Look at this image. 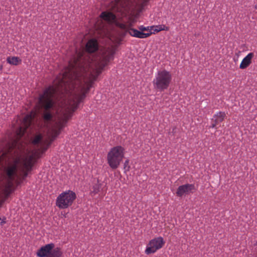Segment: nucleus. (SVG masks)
Masks as SVG:
<instances>
[{
  "mask_svg": "<svg viewBox=\"0 0 257 257\" xmlns=\"http://www.w3.org/2000/svg\"><path fill=\"white\" fill-rule=\"evenodd\" d=\"M43 136L42 134H39L31 139V143L34 145L39 144L42 141Z\"/></svg>",
  "mask_w": 257,
  "mask_h": 257,
  "instance_id": "nucleus-20",
  "label": "nucleus"
},
{
  "mask_svg": "<svg viewBox=\"0 0 257 257\" xmlns=\"http://www.w3.org/2000/svg\"><path fill=\"white\" fill-rule=\"evenodd\" d=\"M67 73H63L62 76L57 77L53 82V85L46 88L43 93L40 95L39 103L41 107L44 109L43 113V118L45 121H50L53 118V115L50 111L54 105V99L55 95H59V93H64L71 91L73 86H66V82L69 81Z\"/></svg>",
  "mask_w": 257,
  "mask_h": 257,
  "instance_id": "nucleus-2",
  "label": "nucleus"
},
{
  "mask_svg": "<svg viewBox=\"0 0 257 257\" xmlns=\"http://www.w3.org/2000/svg\"><path fill=\"white\" fill-rule=\"evenodd\" d=\"M51 143L52 142L50 141L49 143H47L46 146L42 147L40 149L41 151V153L44 154L47 150V149L50 146Z\"/></svg>",
  "mask_w": 257,
  "mask_h": 257,
  "instance_id": "nucleus-24",
  "label": "nucleus"
},
{
  "mask_svg": "<svg viewBox=\"0 0 257 257\" xmlns=\"http://www.w3.org/2000/svg\"><path fill=\"white\" fill-rule=\"evenodd\" d=\"M15 142H16L19 145L23 146L24 148V149H23V150L20 153L18 156H21L22 160L26 162L30 163V164L34 166L37 162V159H39L41 157V155L43 154V153H41L40 149H38L31 152L26 149L27 145L26 143L22 141L19 142V140H11L7 144L5 150H7V146L9 144H13Z\"/></svg>",
  "mask_w": 257,
  "mask_h": 257,
  "instance_id": "nucleus-6",
  "label": "nucleus"
},
{
  "mask_svg": "<svg viewBox=\"0 0 257 257\" xmlns=\"http://www.w3.org/2000/svg\"><path fill=\"white\" fill-rule=\"evenodd\" d=\"M6 218L5 217H4L3 218L2 221L1 222V223H1V224H3L6 223Z\"/></svg>",
  "mask_w": 257,
  "mask_h": 257,
  "instance_id": "nucleus-28",
  "label": "nucleus"
},
{
  "mask_svg": "<svg viewBox=\"0 0 257 257\" xmlns=\"http://www.w3.org/2000/svg\"><path fill=\"white\" fill-rule=\"evenodd\" d=\"M119 27L134 37L146 38L150 36L153 34V32L151 31L152 28L150 29L149 27H145L144 26H140L138 28L140 31L131 28V26H126L123 24H120Z\"/></svg>",
  "mask_w": 257,
  "mask_h": 257,
  "instance_id": "nucleus-11",
  "label": "nucleus"
},
{
  "mask_svg": "<svg viewBox=\"0 0 257 257\" xmlns=\"http://www.w3.org/2000/svg\"><path fill=\"white\" fill-rule=\"evenodd\" d=\"M151 28H152V29L153 28H155V29L154 30V32H153V33H155V32L158 33L163 30L168 31L169 30V27H167L164 25H160L156 26H152Z\"/></svg>",
  "mask_w": 257,
  "mask_h": 257,
  "instance_id": "nucleus-21",
  "label": "nucleus"
},
{
  "mask_svg": "<svg viewBox=\"0 0 257 257\" xmlns=\"http://www.w3.org/2000/svg\"><path fill=\"white\" fill-rule=\"evenodd\" d=\"M39 257H63V251L59 247H55L53 243L41 247L37 251Z\"/></svg>",
  "mask_w": 257,
  "mask_h": 257,
  "instance_id": "nucleus-9",
  "label": "nucleus"
},
{
  "mask_svg": "<svg viewBox=\"0 0 257 257\" xmlns=\"http://www.w3.org/2000/svg\"><path fill=\"white\" fill-rule=\"evenodd\" d=\"M23 181V180L22 179H17L15 181V184L16 185V186H18L19 185H20L22 183Z\"/></svg>",
  "mask_w": 257,
  "mask_h": 257,
  "instance_id": "nucleus-26",
  "label": "nucleus"
},
{
  "mask_svg": "<svg viewBox=\"0 0 257 257\" xmlns=\"http://www.w3.org/2000/svg\"><path fill=\"white\" fill-rule=\"evenodd\" d=\"M76 198L75 192L68 190L61 193L57 198L56 204L60 209H65L71 206Z\"/></svg>",
  "mask_w": 257,
  "mask_h": 257,
  "instance_id": "nucleus-10",
  "label": "nucleus"
},
{
  "mask_svg": "<svg viewBox=\"0 0 257 257\" xmlns=\"http://www.w3.org/2000/svg\"><path fill=\"white\" fill-rule=\"evenodd\" d=\"M255 9L257 10V4L254 6Z\"/></svg>",
  "mask_w": 257,
  "mask_h": 257,
  "instance_id": "nucleus-34",
  "label": "nucleus"
},
{
  "mask_svg": "<svg viewBox=\"0 0 257 257\" xmlns=\"http://www.w3.org/2000/svg\"><path fill=\"white\" fill-rule=\"evenodd\" d=\"M100 17L102 20L108 23H112L116 20L115 15L110 12H103Z\"/></svg>",
  "mask_w": 257,
  "mask_h": 257,
  "instance_id": "nucleus-17",
  "label": "nucleus"
},
{
  "mask_svg": "<svg viewBox=\"0 0 257 257\" xmlns=\"http://www.w3.org/2000/svg\"><path fill=\"white\" fill-rule=\"evenodd\" d=\"M1 220V218L0 217V220Z\"/></svg>",
  "mask_w": 257,
  "mask_h": 257,
  "instance_id": "nucleus-35",
  "label": "nucleus"
},
{
  "mask_svg": "<svg viewBox=\"0 0 257 257\" xmlns=\"http://www.w3.org/2000/svg\"><path fill=\"white\" fill-rule=\"evenodd\" d=\"M72 85L73 88L68 92L59 93L60 97L63 98L64 104L67 106L68 110L63 114V118L69 120L72 116L73 113L77 109L79 103L85 98L86 94L90 89L83 84L80 80L72 78L66 82L67 87Z\"/></svg>",
  "mask_w": 257,
  "mask_h": 257,
  "instance_id": "nucleus-3",
  "label": "nucleus"
},
{
  "mask_svg": "<svg viewBox=\"0 0 257 257\" xmlns=\"http://www.w3.org/2000/svg\"><path fill=\"white\" fill-rule=\"evenodd\" d=\"M7 63L11 65H18L22 62V60L18 57L9 56L7 58Z\"/></svg>",
  "mask_w": 257,
  "mask_h": 257,
  "instance_id": "nucleus-18",
  "label": "nucleus"
},
{
  "mask_svg": "<svg viewBox=\"0 0 257 257\" xmlns=\"http://www.w3.org/2000/svg\"><path fill=\"white\" fill-rule=\"evenodd\" d=\"M165 241L162 237H155L149 242L145 253L150 254L155 253L157 250L161 248L165 244Z\"/></svg>",
  "mask_w": 257,
  "mask_h": 257,
  "instance_id": "nucleus-12",
  "label": "nucleus"
},
{
  "mask_svg": "<svg viewBox=\"0 0 257 257\" xmlns=\"http://www.w3.org/2000/svg\"><path fill=\"white\" fill-rule=\"evenodd\" d=\"M195 190V187L194 184H186L179 186L176 193L177 196L182 197L185 194H189Z\"/></svg>",
  "mask_w": 257,
  "mask_h": 257,
  "instance_id": "nucleus-14",
  "label": "nucleus"
},
{
  "mask_svg": "<svg viewBox=\"0 0 257 257\" xmlns=\"http://www.w3.org/2000/svg\"><path fill=\"white\" fill-rule=\"evenodd\" d=\"M114 53V51L111 50L102 59L96 61L83 51L76 52L69 60L64 73H68L70 79L73 78L81 80L88 90L93 86L94 81L109 61L113 59Z\"/></svg>",
  "mask_w": 257,
  "mask_h": 257,
  "instance_id": "nucleus-1",
  "label": "nucleus"
},
{
  "mask_svg": "<svg viewBox=\"0 0 257 257\" xmlns=\"http://www.w3.org/2000/svg\"><path fill=\"white\" fill-rule=\"evenodd\" d=\"M171 81L172 75L170 72L166 70H163L158 71L153 82L155 89L162 91L169 87Z\"/></svg>",
  "mask_w": 257,
  "mask_h": 257,
  "instance_id": "nucleus-8",
  "label": "nucleus"
},
{
  "mask_svg": "<svg viewBox=\"0 0 257 257\" xmlns=\"http://www.w3.org/2000/svg\"><path fill=\"white\" fill-rule=\"evenodd\" d=\"M65 126L66 125L61 121H59L57 124V127L61 131H62Z\"/></svg>",
  "mask_w": 257,
  "mask_h": 257,
  "instance_id": "nucleus-25",
  "label": "nucleus"
},
{
  "mask_svg": "<svg viewBox=\"0 0 257 257\" xmlns=\"http://www.w3.org/2000/svg\"><path fill=\"white\" fill-rule=\"evenodd\" d=\"M60 121H62L63 123H64V124H65V125H66V124H67V121H68V120H67V119H64V118H63V119H62L61 120H60Z\"/></svg>",
  "mask_w": 257,
  "mask_h": 257,
  "instance_id": "nucleus-29",
  "label": "nucleus"
},
{
  "mask_svg": "<svg viewBox=\"0 0 257 257\" xmlns=\"http://www.w3.org/2000/svg\"><path fill=\"white\" fill-rule=\"evenodd\" d=\"M124 155V149L117 146L112 148L107 155V161L109 167L112 169H117L121 162L122 161Z\"/></svg>",
  "mask_w": 257,
  "mask_h": 257,
  "instance_id": "nucleus-7",
  "label": "nucleus"
},
{
  "mask_svg": "<svg viewBox=\"0 0 257 257\" xmlns=\"http://www.w3.org/2000/svg\"><path fill=\"white\" fill-rule=\"evenodd\" d=\"M17 163V162H16L9 166H5L2 174L0 175V178L3 177L6 181L5 188L2 191L4 201L8 198L16 189V187H14V181L18 175Z\"/></svg>",
  "mask_w": 257,
  "mask_h": 257,
  "instance_id": "nucleus-5",
  "label": "nucleus"
},
{
  "mask_svg": "<svg viewBox=\"0 0 257 257\" xmlns=\"http://www.w3.org/2000/svg\"><path fill=\"white\" fill-rule=\"evenodd\" d=\"M67 214H68V213L64 212V213L63 214L64 217L66 218L67 217Z\"/></svg>",
  "mask_w": 257,
  "mask_h": 257,
  "instance_id": "nucleus-32",
  "label": "nucleus"
},
{
  "mask_svg": "<svg viewBox=\"0 0 257 257\" xmlns=\"http://www.w3.org/2000/svg\"><path fill=\"white\" fill-rule=\"evenodd\" d=\"M212 123L211 125L210 126V127L214 128L216 126V125L217 124H218V123L217 122H216V121L214 120L213 118L212 119Z\"/></svg>",
  "mask_w": 257,
  "mask_h": 257,
  "instance_id": "nucleus-27",
  "label": "nucleus"
},
{
  "mask_svg": "<svg viewBox=\"0 0 257 257\" xmlns=\"http://www.w3.org/2000/svg\"><path fill=\"white\" fill-rule=\"evenodd\" d=\"M61 131H62L57 127L56 128L52 129L51 135L50 142H52L56 139V138L60 134Z\"/></svg>",
  "mask_w": 257,
  "mask_h": 257,
  "instance_id": "nucleus-22",
  "label": "nucleus"
},
{
  "mask_svg": "<svg viewBox=\"0 0 257 257\" xmlns=\"http://www.w3.org/2000/svg\"><path fill=\"white\" fill-rule=\"evenodd\" d=\"M60 121H62L63 123H64V124H65V125H66V124H67V121H68V120H67V119H64V118H63V119H62L61 120H60Z\"/></svg>",
  "mask_w": 257,
  "mask_h": 257,
  "instance_id": "nucleus-30",
  "label": "nucleus"
},
{
  "mask_svg": "<svg viewBox=\"0 0 257 257\" xmlns=\"http://www.w3.org/2000/svg\"><path fill=\"white\" fill-rule=\"evenodd\" d=\"M3 65H1L0 66V69L2 70L3 69Z\"/></svg>",
  "mask_w": 257,
  "mask_h": 257,
  "instance_id": "nucleus-33",
  "label": "nucleus"
},
{
  "mask_svg": "<svg viewBox=\"0 0 257 257\" xmlns=\"http://www.w3.org/2000/svg\"><path fill=\"white\" fill-rule=\"evenodd\" d=\"M128 163H129V161L128 160H126V161H125L124 164V167H125L127 165H128Z\"/></svg>",
  "mask_w": 257,
  "mask_h": 257,
  "instance_id": "nucleus-31",
  "label": "nucleus"
},
{
  "mask_svg": "<svg viewBox=\"0 0 257 257\" xmlns=\"http://www.w3.org/2000/svg\"><path fill=\"white\" fill-rule=\"evenodd\" d=\"M101 187V184L100 183H99L98 182L96 184H95L93 186L92 190L91 191V193L93 195L97 194L99 192Z\"/></svg>",
  "mask_w": 257,
  "mask_h": 257,
  "instance_id": "nucleus-23",
  "label": "nucleus"
},
{
  "mask_svg": "<svg viewBox=\"0 0 257 257\" xmlns=\"http://www.w3.org/2000/svg\"><path fill=\"white\" fill-rule=\"evenodd\" d=\"M34 117V115L32 114H28L24 117L23 121L24 127L21 126L17 130L15 136L16 138L13 140H19V142L22 141L21 138L25 135L27 129L31 125Z\"/></svg>",
  "mask_w": 257,
  "mask_h": 257,
  "instance_id": "nucleus-13",
  "label": "nucleus"
},
{
  "mask_svg": "<svg viewBox=\"0 0 257 257\" xmlns=\"http://www.w3.org/2000/svg\"><path fill=\"white\" fill-rule=\"evenodd\" d=\"M254 57V53L252 52L249 53L245 56L241 62L239 68L241 69H244L247 68L252 63V59Z\"/></svg>",
  "mask_w": 257,
  "mask_h": 257,
  "instance_id": "nucleus-16",
  "label": "nucleus"
},
{
  "mask_svg": "<svg viewBox=\"0 0 257 257\" xmlns=\"http://www.w3.org/2000/svg\"><path fill=\"white\" fill-rule=\"evenodd\" d=\"M24 149L23 146L19 145L16 142L13 144H9L6 150H4L0 159L4 161L12 159V162H9L5 166H9L10 165L17 162L16 166L18 170V165L21 167V171L23 172L22 179L24 180L28 176L29 172H31L33 166L30 163L26 162L22 160L21 156H18L20 153Z\"/></svg>",
  "mask_w": 257,
  "mask_h": 257,
  "instance_id": "nucleus-4",
  "label": "nucleus"
},
{
  "mask_svg": "<svg viewBox=\"0 0 257 257\" xmlns=\"http://www.w3.org/2000/svg\"><path fill=\"white\" fill-rule=\"evenodd\" d=\"M226 117V113L223 111H219L213 116V119L218 123L222 122Z\"/></svg>",
  "mask_w": 257,
  "mask_h": 257,
  "instance_id": "nucleus-19",
  "label": "nucleus"
},
{
  "mask_svg": "<svg viewBox=\"0 0 257 257\" xmlns=\"http://www.w3.org/2000/svg\"><path fill=\"white\" fill-rule=\"evenodd\" d=\"M98 49V44L96 39L89 40L86 43L85 50L88 53H92L97 51Z\"/></svg>",
  "mask_w": 257,
  "mask_h": 257,
  "instance_id": "nucleus-15",
  "label": "nucleus"
}]
</instances>
